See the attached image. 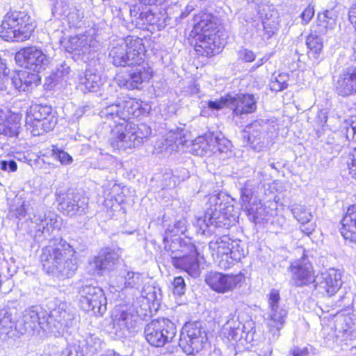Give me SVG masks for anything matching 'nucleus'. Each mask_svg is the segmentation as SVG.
<instances>
[{"mask_svg":"<svg viewBox=\"0 0 356 356\" xmlns=\"http://www.w3.org/2000/svg\"><path fill=\"white\" fill-rule=\"evenodd\" d=\"M340 233L346 240L356 243V204L350 206L341 220Z\"/></svg>","mask_w":356,"mask_h":356,"instance_id":"nucleus-24","label":"nucleus"},{"mask_svg":"<svg viewBox=\"0 0 356 356\" xmlns=\"http://www.w3.org/2000/svg\"><path fill=\"white\" fill-rule=\"evenodd\" d=\"M135 69H132L129 78L125 80L123 86L129 90L139 88L144 81L150 79L151 74L148 70L141 64H136Z\"/></svg>","mask_w":356,"mask_h":356,"instance_id":"nucleus-27","label":"nucleus"},{"mask_svg":"<svg viewBox=\"0 0 356 356\" xmlns=\"http://www.w3.org/2000/svg\"><path fill=\"white\" fill-rule=\"evenodd\" d=\"M231 253L229 254L230 268L235 262L240 261L248 254V250L244 248V244L241 241L232 240Z\"/></svg>","mask_w":356,"mask_h":356,"instance_id":"nucleus-35","label":"nucleus"},{"mask_svg":"<svg viewBox=\"0 0 356 356\" xmlns=\"http://www.w3.org/2000/svg\"><path fill=\"white\" fill-rule=\"evenodd\" d=\"M124 280L125 286L130 288H138L143 283L141 275L134 272H127Z\"/></svg>","mask_w":356,"mask_h":356,"instance_id":"nucleus-46","label":"nucleus"},{"mask_svg":"<svg viewBox=\"0 0 356 356\" xmlns=\"http://www.w3.org/2000/svg\"><path fill=\"white\" fill-rule=\"evenodd\" d=\"M195 31H201L206 34L207 32H215L218 27V19L211 14L201 13L194 17Z\"/></svg>","mask_w":356,"mask_h":356,"instance_id":"nucleus-28","label":"nucleus"},{"mask_svg":"<svg viewBox=\"0 0 356 356\" xmlns=\"http://www.w3.org/2000/svg\"><path fill=\"white\" fill-rule=\"evenodd\" d=\"M119 250L106 248L102 249L97 256L89 261L88 266L92 273L102 275L106 270H111L119 261Z\"/></svg>","mask_w":356,"mask_h":356,"instance_id":"nucleus-16","label":"nucleus"},{"mask_svg":"<svg viewBox=\"0 0 356 356\" xmlns=\"http://www.w3.org/2000/svg\"><path fill=\"white\" fill-rule=\"evenodd\" d=\"M248 215L255 223H261L269 219V209L263 205L261 202H254L252 205L247 207L245 210Z\"/></svg>","mask_w":356,"mask_h":356,"instance_id":"nucleus-31","label":"nucleus"},{"mask_svg":"<svg viewBox=\"0 0 356 356\" xmlns=\"http://www.w3.org/2000/svg\"><path fill=\"white\" fill-rule=\"evenodd\" d=\"M300 229L302 231V232H303L304 234H305L307 236L311 234L314 230L313 224L309 223V222L302 224Z\"/></svg>","mask_w":356,"mask_h":356,"instance_id":"nucleus-62","label":"nucleus"},{"mask_svg":"<svg viewBox=\"0 0 356 356\" xmlns=\"http://www.w3.org/2000/svg\"><path fill=\"white\" fill-rule=\"evenodd\" d=\"M154 289H155L151 286L144 287L141 291V295L149 301H153L156 299V293Z\"/></svg>","mask_w":356,"mask_h":356,"instance_id":"nucleus-57","label":"nucleus"},{"mask_svg":"<svg viewBox=\"0 0 356 356\" xmlns=\"http://www.w3.org/2000/svg\"><path fill=\"white\" fill-rule=\"evenodd\" d=\"M152 133L151 128L146 124H120L112 129L111 145L117 149H133L140 147L143 140Z\"/></svg>","mask_w":356,"mask_h":356,"instance_id":"nucleus-5","label":"nucleus"},{"mask_svg":"<svg viewBox=\"0 0 356 356\" xmlns=\"http://www.w3.org/2000/svg\"><path fill=\"white\" fill-rule=\"evenodd\" d=\"M152 331L149 334H176L175 324L168 319L161 318L152 321L145 329V332Z\"/></svg>","mask_w":356,"mask_h":356,"instance_id":"nucleus-30","label":"nucleus"},{"mask_svg":"<svg viewBox=\"0 0 356 356\" xmlns=\"http://www.w3.org/2000/svg\"><path fill=\"white\" fill-rule=\"evenodd\" d=\"M218 233L216 234L214 239L209 243V250L211 252L212 256L215 257L216 252H219L223 249L225 244H232V239L226 234L221 236H217Z\"/></svg>","mask_w":356,"mask_h":356,"instance_id":"nucleus-41","label":"nucleus"},{"mask_svg":"<svg viewBox=\"0 0 356 356\" xmlns=\"http://www.w3.org/2000/svg\"><path fill=\"white\" fill-rule=\"evenodd\" d=\"M103 342L97 335H86L82 346L86 348V353L93 355L102 348Z\"/></svg>","mask_w":356,"mask_h":356,"instance_id":"nucleus-36","label":"nucleus"},{"mask_svg":"<svg viewBox=\"0 0 356 356\" xmlns=\"http://www.w3.org/2000/svg\"><path fill=\"white\" fill-rule=\"evenodd\" d=\"M254 189L250 184V181H247L244 186L241 190V199L243 202V206L245 209H247V207L252 205L251 200L253 198Z\"/></svg>","mask_w":356,"mask_h":356,"instance_id":"nucleus-43","label":"nucleus"},{"mask_svg":"<svg viewBox=\"0 0 356 356\" xmlns=\"http://www.w3.org/2000/svg\"><path fill=\"white\" fill-rule=\"evenodd\" d=\"M47 58L42 50L36 47H24V85L31 89L39 85L38 73L47 65Z\"/></svg>","mask_w":356,"mask_h":356,"instance_id":"nucleus-7","label":"nucleus"},{"mask_svg":"<svg viewBox=\"0 0 356 356\" xmlns=\"http://www.w3.org/2000/svg\"><path fill=\"white\" fill-rule=\"evenodd\" d=\"M188 222L186 218H182L175 222L172 225H168L165 230V234H172L177 236L179 234H184L187 230Z\"/></svg>","mask_w":356,"mask_h":356,"instance_id":"nucleus-42","label":"nucleus"},{"mask_svg":"<svg viewBox=\"0 0 356 356\" xmlns=\"http://www.w3.org/2000/svg\"><path fill=\"white\" fill-rule=\"evenodd\" d=\"M8 70L5 61L0 58V76H8Z\"/></svg>","mask_w":356,"mask_h":356,"instance_id":"nucleus-63","label":"nucleus"},{"mask_svg":"<svg viewBox=\"0 0 356 356\" xmlns=\"http://www.w3.org/2000/svg\"><path fill=\"white\" fill-rule=\"evenodd\" d=\"M42 251L40 261L48 274L61 280L74 275L78 268L76 251L66 241L60 240L58 243L46 246Z\"/></svg>","mask_w":356,"mask_h":356,"instance_id":"nucleus-1","label":"nucleus"},{"mask_svg":"<svg viewBox=\"0 0 356 356\" xmlns=\"http://www.w3.org/2000/svg\"><path fill=\"white\" fill-rule=\"evenodd\" d=\"M22 23L21 12L8 13L0 24V37L6 41H22Z\"/></svg>","mask_w":356,"mask_h":356,"instance_id":"nucleus-14","label":"nucleus"},{"mask_svg":"<svg viewBox=\"0 0 356 356\" xmlns=\"http://www.w3.org/2000/svg\"><path fill=\"white\" fill-rule=\"evenodd\" d=\"M47 315V312L39 306H33L25 311L24 314V330L26 332H41V320H44Z\"/></svg>","mask_w":356,"mask_h":356,"instance_id":"nucleus-22","label":"nucleus"},{"mask_svg":"<svg viewBox=\"0 0 356 356\" xmlns=\"http://www.w3.org/2000/svg\"><path fill=\"white\" fill-rule=\"evenodd\" d=\"M16 321L10 309L3 307L0 309V334H9Z\"/></svg>","mask_w":356,"mask_h":356,"instance_id":"nucleus-32","label":"nucleus"},{"mask_svg":"<svg viewBox=\"0 0 356 356\" xmlns=\"http://www.w3.org/2000/svg\"><path fill=\"white\" fill-rule=\"evenodd\" d=\"M147 341L152 346L162 347L170 341L167 335H145Z\"/></svg>","mask_w":356,"mask_h":356,"instance_id":"nucleus-48","label":"nucleus"},{"mask_svg":"<svg viewBox=\"0 0 356 356\" xmlns=\"http://www.w3.org/2000/svg\"><path fill=\"white\" fill-rule=\"evenodd\" d=\"M341 286V274L334 268H330L321 273L315 285L323 289L328 296H334Z\"/></svg>","mask_w":356,"mask_h":356,"instance_id":"nucleus-19","label":"nucleus"},{"mask_svg":"<svg viewBox=\"0 0 356 356\" xmlns=\"http://www.w3.org/2000/svg\"><path fill=\"white\" fill-rule=\"evenodd\" d=\"M163 241L165 243V249L171 252L173 266L184 270L193 277H199L200 269L197 259L198 253L191 240L176 238L169 241L168 235H165Z\"/></svg>","mask_w":356,"mask_h":356,"instance_id":"nucleus-3","label":"nucleus"},{"mask_svg":"<svg viewBox=\"0 0 356 356\" xmlns=\"http://www.w3.org/2000/svg\"><path fill=\"white\" fill-rule=\"evenodd\" d=\"M79 294V305L83 311L100 316L106 311V298L101 288L86 285L80 289Z\"/></svg>","mask_w":356,"mask_h":356,"instance_id":"nucleus-10","label":"nucleus"},{"mask_svg":"<svg viewBox=\"0 0 356 356\" xmlns=\"http://www.w3.org/2000/svg\"><path fill=\"white\" fill-rule=\"evenodd\" d=\"M333 86L339 96L348 97L356 93V68L348 67L333 76Z\"/></svg>","mask_w":356,"mask_h":356,"instance_id":"nucleus-15","label":"nucleus"},{"mask_svg":"<svg viewBox=\"0 0 356 356\" xmlns=\"http://www.w3.org/2000/svg\"><path fill=\"white\" fill-rule=\"evenodd\" d=\"M291 211L293 216L301 223H308L312 218V215L305 206L294 204L291 205Z\"/></svg>","mask_w":356,"mask_h":356,"instance_id":"nucleus-39","label":"nucleus"},{"mask_svg":"<svg viewBox=\"0 0 356 356\" xmlns=\"http://www.w3.org/2000/svg\"><path fill=\"white\" fill-rule=\"evenodd\" d=\"M239 57L245 62H252L254 60L255 55L253 51L250 50L243 49L239 52Z\"/></svg>","mask_w":356,"mask_h":356,"instance_id":"nucleus-59","label":"nucleus"},{"mask_svg":"<svg viewBox=\"0 0 356 356\" xmlns=\"http://www.w3.org/2000/svg\"><path fill=\"white\" fill-rule=\"evenodd\" d=\"M68 20L74 26H76L83 17V13L79 10H74L67 15Z\"/></svg>","mask_w":356,"mask_h":356,"instance_id":"nucleus-53","label":"nucleus"},{"mask_svg":"<svg viewBox=\"0 0 356 356\" xmlns=\"http://www.w3.org/2000/svg\"><path fill=\"white\" fill-rule=\"evenodd\" d=\"M56 124V119L51 113L50 106L34 104L26 111L25 127L27 134L40 136L52 130Z\"/></svg>","mask_w":356,"mask_h":356,"instance_id":"nucleus-6","label":"nucleus"},{"mask_svg":"<svg viewBox=\"0 0 356 356\" xmlns=\"http://www.w3.org/2000/svg\"><path fill=\"white\" fill-rule=\"evenodd\" d=\"M270 17H272V15H270ZM262 26V39L264 40H269L277 31L278 23L275 18L266 17L265 19H263Z\"/></svg>","mask_w":356,"mask_h":356,"instance_id":"nucleus-37","label":"nucleus"},{"mask_svg":"<svg viewBox=\"0 0 356 356\" xmlns=\"http://www.w3.org/2000/svg\"><path fill=\"white\" fill-rule=\"evenodd\" d=\"M52 155L62 164L67 165L72 162V157L66 152L53 146Z\"/></svg>","mask_w":356,"mask_h":356,"instance_id":"nucleus-49","label":"nucleus"},{"mask_svg":"<svg viewBox=\"0 0 356 356\" xmlns=\"http://www.w3.org/2000/svg\"><path fill=\"white\" fill-rule=\"evenodd\" d=\"M205 330L201 321H188L182 327L180 334H202Z\"/></svg>","mask_w":356,"mask_h":356,"instance_id":"nucleus-44","label":"nucleus"},{"mask_svg":"<svg viewBox=\"0 0 356 356\" xmlns=\"http://www.w3.org/2000/svg\"><path fill=\"white\" fill-rule=\"evenodd\" d=\"M211 35L202 34L199 35V40H200V44L195 45V49L197 53L200 55L211 57L216 53H218V50L216 49V44L214 39L212 38Z\"/></svg>","mask_w":356,"mask_h":356,"instance_id":"nucleus-29","label":"nucleus"},{"mask_svg":"<svg viewBox=\"0 0 356 356\" xmlns=\"http://www.w3.org/2000/svg\"><path fill=\"white\" fill-rule=\"evenodd\" d=\"M225 106L230 107L229 95L222 97L219 100L208 102L209 108L213 110H220Z\"/></svg>","mask_w":356,"mask_h":356,"instance_id":"nucleus-50","label":"nucleus"},{"mask_svg":"<svg viewBox=\"0 0 356 356\" xmlns=\"http://www.w3.org/2000/svg\"><path fill=\"white\" fill-rule=\"evenodd\" d=\"M0 134L8 137L17 136L19 131L15 127H10L8 124H3L0 127Z\"/></svg>","mask_w":356,"mask_h":356,"instance_id":"nucleus-56","label":"nucleus"},{"mask_svg":"<svg viewBox=\"0 0 356 356\" xmlns=\"http://www.w3.org/2000/svg\"><path fill=\"white\" fill-rule=\"evenodd\" d=\"M314 15V9L313 7L307 6L302 13L301 18L305 24L309 23Z\"/></svg>","mask_w":356,"mask_h":356,"instance_id":"nucleus-58","label":"nucleus"},{"mask_svg":"<svg viewBox=\"0 0 356 356\" xmlns=\"http://www.w3.org/2000/svg\"><path fill=\"white\" fill-rule=\"evenodd\" d=\"M11 82L15 89L20 92V89L22 87V78L20 70H16L14 72L13 75L11 77Z\"/></svg>","mask_w":356,"mask_h":356,"instance_id":"nucleus-55","label":"nucleus"},{"mask_svg":"<svg viewBox=\"0 0 356 356\" xmlns=\"http://www.w3.org/2000/svg\"><path fill=\"white\" fill-rule=\"evenodd\" d=\"M200 335H180L179 346L187 354H193L198 352L200 345L199 344Z\"/></svg>","mask_w":356,"mask_h":356,"instance_id":"nucleus-34","label":"nucleus"},{"mask_svg":"<svg viewBox=\"0 0 356 356\" xmlns=\"http://www.w3.org/2000/svg\"><path fill=\"white\" fill-rule=\"evenodd\" d=\"M0 169L6 172H15L17 169V163L12 159L0 161Z\"/></svg>","mask_w":356,"mask_h":356,"instance_id":"nucleus-51","label":"nucleus"},{"mask_svg":"<svg viewBox=\"0 0 356 356\" xmlns=\"http://www.w3.org/2000/svg\"><path fill=\"white\" fill-rule=\"evenodd\" d=\"M268 316L272 323L270 326L271 332L280 331L284 323V318L286 316L287 312L280 305V296L277 290L271 289L268 295Z\"/></svg>","mask_w":356,"mask_h":356,"instance_id":"nucleus-17","label":"nucleus"},{"mask_svg":"<svg viewBox=\"0 0 356 356\" xmlns=\"http://www.w3.org/2000/svg\"><path fill=\"white\" fill-rule=\"evenodd\" d=\"M347 163L349 166L350 174L356 179V148L350 155Z\"/></svg>","mask_w":356,"mask_h":356,"instance_id":"nucleus-54","label":"nucleus"},{"mask_svg":"<svg viewBox=\"0 0 356 356\" xmlns=\"http://www.w3.org/2000/svg\"><path fill=\"white\" fill-rule=\"evenodd\" d=\"M243 143L250 145L254 151L260 152L266 146L262 128L258 122H254L243 131Z\"/></svg>","mask_w":356,"mask_h":356,"instance_id":"nucleus-21","label":"nucleus"},{"mask_svg":"<svg viewBox=\"0 0 356 356\" xmlns=\"http://www.w3.org/2000/svg\"><path fill=\"white\" fill-rule=\"evenodd\" d=\"M243 277L241 274L229 275L210 272L206 275V283L215 291L225 293L232 291L241 285Z\"/></svg>","mask_w":356,"mask_h":356,"instance_id":"nucleus-13","label":"nucleus"},{"mask_svg":"<svg viewBox=\"0 0 356 356\" xmlns=\"http://www.w3.org/2000/svg\"><path fill=\"white\" fill-rule=\"evenodd\" d=\"M88 200L79 193H68L59 204L60 210L70 216H73L84 211Z\"/></svg>","mask_w":356,"mask_h":356,"instance_id":"nucleus-23","label":"nucleus"},{"mask_svg":"<svg viewBox=\"0 0 356 356\" xmlns=\"http://www.w3.org/2000/svg\"><path fill=\"white\" fill-rule=\"evenodd\" d=\"M232 244H225L223 249L220 252L215 254L214 259L218 266L224 270L230 268L229 254L231 253Z\"/></svg>","mask_w":356,"mask_h":356,"instance_id":"nucleus-38","label":"nucleus"},{"mask_svg":"<svg viewBox=\"0 0 356 356\" xmlns=\"http://www.w3.org/2000/svg\"><path fill=\"white\" fill-rule=\"evenodd\" d=\"M225 198V195L220 193L209 195L207 202L209 207L204 216L196 218L194 222L198 233L209 236L217 232L220 234V229H228L230 222L224 212L226 207Z\"/></svg>","mask_w":356,"mask_h":356,"instance_id":"nucleus-2","label":"nucleus"},{"mask_svg":"<svg viewBox=\"0 0 356 356\" xmlns=\"http://www.w3.org/2000/svg\"><path fill=\"white\" fill-rule=\"evenodd\" d=\"M140 113L139 103L134 101H120L104 107L99 115L102 118L113 120L120 125L124 124L131 117H138Z\"/></svg>","mask_w":356,"mask_h":356,"instance_id":"nucleus-9","label":"nucleus"},{"mask_svg":"<svg viewBox=\"0 0 356 356\" xmlns=\"http://www.w3.org/2000/svg\"><path fill=\"white\" fill-rule=\"evenodd\" d=\"M215 135L207 133L196 138L191 145L190 152L197 156H211L213 143L216 142Z\"/></svg>","mask_w":356,"mask_h":356,"instance_id":"nucleus-25","label":"nucleus"},{"mask_svg":"<svg viewBox=\"0 0 356 356\" xmlns=\"http://www.w3.org/2000/svg\"><path fill=\"white\" fill-rule=\"evenodd\" d=\"M173 293L176 295L181 296L184 293L185 282L181 277H177L173 282Z\"/></svg>","mask_w":356,"mask_h":356,"instance_id":"nucleus-52","label":"nucleus"},{"mask_svg":"<svg viewBox=\"0 0 356 356\" xmlns=\"http://www.w3.org/2000/svg\"><path fill=\"white\" fill-rule=\"evenodd\" d=\"M112 318L115 332H131L136 325L138 316L133 305H118L113 310Z\"/></svg>","mask_w":356,"mask_h":356,"instance_id":"nucleus-11","label":"nucleus"},{"mask_svg":"<svg viewBox=\"0 0 356 356\" xmlns=\"http://www.w3.org/2000/svg\"><path fill=\"white\" fill-rule=\"evenodd\" d=\"M63 47L68 52L74 54L75 59L90 63L97 56V42L91 35L70 37Z\"/></svg>","mask_w":356,"mask_h":356,"instance_id":"nucleus-8","label":"nucleus"},{"mask_svg":"<svg viewBox=\"0 0 356 356\" xmlns=\"http://www.w3.org/2000/svg\"><path fill=\"white\" fill-rule=\"evenodd\" d=\"M130 22L136 27L141 29H149L148 26H156L158 29L162 26L158 24L159 16L147 8H140L136 5L129 7Z\"/></svg>","mask_w":356,"mask_h":356,"instance_id":"nucleus-18","label":"nucleus"},{"mask_svg":"<svg viewBox=\"0 0 356 356\" xmlns=\"http://www.w3.org/2000/svg\"><path fill=\"white\" fill-rule=\"evenodd\" d=\"M309 353L307 347H298L295 346L290 350V354L293 356H307Z\"/></svg>","mask_w":356,"mask_h":356,"instance_id":"nucleus-61","label":"nucleus"},{"mask_svg":"<svg viewBox=\"0 0 356 356\" xmlns=\"http://www.w3.org/2000/svg\"><path fill=\"white\" fill-rule=\"evenodd\" d=\"M194 10V7L193 5H187L185 8L184 10L181 12V18L186 17L193 10Z\"/></svg>","mask_w":356,"mask_h":356,"instance_id":"nucleus-64","label":"nucleus"},{"mask_svg":"<svg viewBox=\"0 0 356 356\" xmlns=\"http://www.w3.org/2000/svg\"><path fill=\"white\" fill-rule=\"evenodd\" d=\"M307 45L313 57L317 58L323 49V39L316 34H310L307 38Z\"/></svg>","mask_w":356,"mask_h":356,"instance_id":"nucleus-40","label":"nucleus"},{"mask_svg":"<svg viewBox=\"0 0 356 356\" xmlns=\"http://www.w3.org/2000/svg\"><path fill=\"white\" fill-rule=\"evenodd\" d=\"M79 86L84 92H97L103 85L102 75L96 70L87 69L79 76Z\"/></svg>","mask_w":356,"mask_h":356,"instance_id":"nucleus-26","label":"nucleus"},{"mask_svg":"<svg viewBox=\"0 0 356 356\" xmlns=\"http://www.w3.org/2000/svg\"><path fill=\"white\" fill-rule=\"evenodd\" d=\"M35 27L36 24L34 21H31L24 26V40L28 39L31 37Z\"/></svg>","mask_w":356,"mask_h":356,"instance_id":"nucleus-60","label":"nucleus"},{"mask_svg":"<svg viewBox=\"0 0 356 356\" xmlns=\"http://www.w3.org/2000/svg\"><path fill=\"white\" fill-rule=\"evenodd\" d=\"M291 281L296 287H304L314 284L316 276L312 263L302 257L291 263L290 266Z\"/></svg>","mask_w":356,"mask_h":356,"instance_id":"nucleus-12","label":"nucleus"},{"mask_svg":"<svg viewBox=\"0 0 356 356\" xmlns=\"http://www.w3.org/2000/svg\"><path fill=\"white\" fill-rule=\"evenodd\" d=\"M145 51L143 40L129 35L111 44L108 57L116 67H134L143 63Z\"/></svg>","mask_w":356,"mask_h":356,"instance_id":"nucleus-4","label":"nucleus"},{"mask_svg":"<svg viewBox=\"0 0 356 356\" xmlns=\"http://www.w3.org/2000/svg\"><path fill=\"white\" fill-rule=\"evenodd\" d=\"M289 76L286 74H280L275 77L270 84V90L275 92L281 91L288 87Z\"/></svg>","mask_w":356,"mask_h":356,"instance_id":"nucleus-45","label":"nucleus"},{"mask_svg":"<svg viewBox=\"0 0 356 356\" xmlns=\"http://www.w3.org/2000/svg\"><path fill=\"white\" fill-rule=\"evenodd\" d=\"M343 129L346 130L348 140H356V116L345 120Z\"/></svg>","mask_w":356,"mask_h":356,"instance_id":"nucleus-47","label":"nucleus"},{"mask_svg":"<svg viewBox=\"0 0 356 356\" xmlns=\"http://www.w3.org/2000/svg\"><path fill=\"white\" fill-rule=\"evenodd\" d=\"M229 105L236 115L252 113L257 109V101L250 94L229 95Z\"/></svg>","mask_w":356,"mask_h":356,"instance_id":"nucleus-20","label":"nucleus"},{"mask_svg":"<svg viewBox=\"0 0 356 356\" xmlns=\"http://www.w3.org/2000/svg\"><path fill=\"white\" fill-rule=\"evenodd\" d=\"M216 142L213 143L212 155L220 156L222 159H225L231 154V142L224 138L215 135Z\"/></svg>","mask_w":356,"mask_h":356,"instance_id":"nucleus-33","label":"nucleus"}]
</instances>
